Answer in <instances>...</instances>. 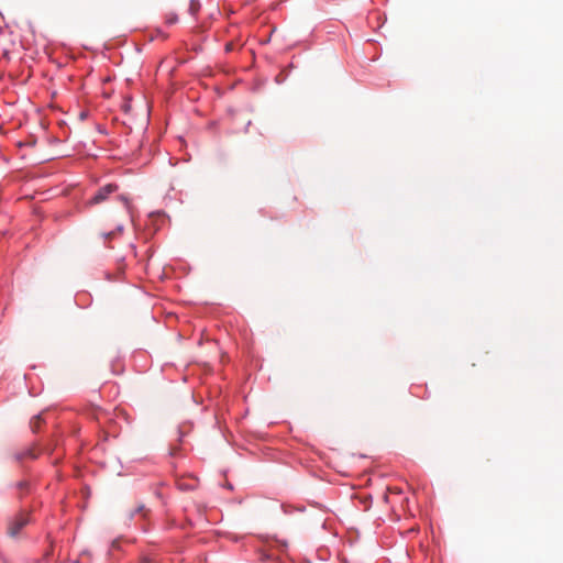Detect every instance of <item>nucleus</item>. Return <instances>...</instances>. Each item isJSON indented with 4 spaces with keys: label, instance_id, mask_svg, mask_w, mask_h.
<instances>
[{
    "label": "nucleus",
    "instance_id": "obj_1",
    "mask_svg": "<svg viewBox=\"0 0 563 563\" xmlns=\"http://www.w3.org/2000/svg\"><path fill=\"white\" fill-rule=\"evenodd\" d=\"M30 522V515L27 512H20L12 518L8 526V533L11 537H18L20 531Z\"/></svg>",
    "mask_w": 563,
    "mask_h": 563
},
{
    "label": "nucleus",
    "instance_id": "obj_2",
    "mask_svg": "<svg viewBox=\"0 0 563 563\" xmlns=\"http://www.w3.org/2000/svg\"><path fill=\"white\" fill-rule=\"evenodd\" d=\"M118 190V186L114 185V184H108L103 187H101L97 192L96 195L89 199L86 205L88 207H91V206H95V205H99L101 202H103L104 200L108 199V197L115 192Z\"/></svg>",
    "mask_w": 563,
    "mask_h": 563
},
{
    "label": "nucleus",
    "instance_id": "obj_3",
    "mask_svg": "<svg viewBox=\"0 0 563 563\" xmlns=\"http://www.w3.org/2000/svg\"><path fill=\"white\" fill-rule=\"evenodd\" d=\"M36 456L37 454L35 453L34 448L24 449L14 455L16 461H23L25 459H36Z\"/></svg>",
    "mask_w": 563,
    "mask_h": 563
},
{
    "label": "nucleus",
    "instance_id": "obj_4",
    "mask_svg": "<svg viewBox=\"0 0 563 563\" xmlns=\"http://www.w3.org/2000/svg\"><path fill=\"white\" fill-rule=\"evenodd\" d=\"M42 416L41 415H37L35 417L32 418L31 422H30V426H31V429L33 432H37L40 427H41V423H42Z\"/></svg>",
    "mask_w": 563,
    "mask_h": 563
},
{
    "label": "nucleus",
    "instance_id": "obj_5",
    "mask_svg": "<svg viewBox=\"0 0 563 563\" xmlns=\"http://www.w3.org/2000/svg\"><path fill=\"white\" fill-rule=\"evenodd\" d=\"M388 492L393 493V494H400L401 493V489L400 488H388Z\"/></svg>",
    "mask_w": 563,
    "mask_h": 563
},
{
    "label": "nucleus",
    "instance_id": "obj_6",
    "mask_svg": "<svg viewBox=\"0 0 563 563\" xmlns=\"http://www.w3.org/2000/svg\"><path fill=\"white\" fill-rule=\"evenodd\" d=\"M176 20H177V16H170V18H168V22H169V23H174V22H176Z\"/></svg>",
    "mask_w": 563,
    "mask_h": 563
},
{
    "label": "nucleus",
    "instance_id": "obj_7",
    "mask_svg": "<svg viewBox=\"0 0 563 563\" xmlns=\"http://www.w3.org/2000/svg\"><path fill=\"white\" fill-rule=\"evenodd\" d=\"M113 234H114L113 232H110V233L103 234V236H104L106 239H110V238H112V236H113Z\"/></svg>",
    "mask_w": 563,
    "mask_h": 563
},
{
    "label": "nucleus",
    "instance_id": "obj_8",
    "mask_svg": "<svg viewBox=\"0 0 563 563\" xmlns=\"http://www.w3.org/2000/svg\"><path fill=\"white\" fill-rule=\"evenodd\" d=\"M142 510H143V506L139 507V508L136 509V512H141Z\"/></svg>",
    "mask_w": 563,
    "mask_h": 563
},
{
    "label": "nucleus",
    "instance_id": "obj_9",
    "mask_svg": "<svg viewBox=\"0 0 563 563\" xmlns=\"http://www.w3.org/2000/svg\"><path fill=\"white\" fill-rule=\"evenodd\" d=\"M141 563H151L150 560L144 559Z\"/></svg>",
    "mask_w": 563,
    "mask_h": 563
}]
</instances>
